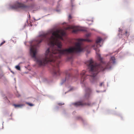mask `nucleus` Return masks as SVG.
<instances>
[{
	"label": "nucleus",
	"instance_id": "f257e3e1",
	"mask_svg": "<svg viewBox=\"0 0 134 134\" xmlns=\"http://www.w3.org/2000/svg\"><path fill=\"white\" fill-rule=\"evenodd\" d=\"M65 35L64 30L62 29L54 31L51 29L47 32L40 35L36 41V55L38 52V44L42 41L47 42L51 45L46 51L44 56H36V62L39 66L44 65L47 63H50L53 66L52 73L54 75L60 74L59 64L60 61L58 59L63 55H66L73 53H79L83 51V47L81 42L86 41L90 42L91 41L87 38L91 35V33L87 34L86 39H78L77 42L75 43L74 46L69 48L61 49L62 42L59 40H63V36Z\"/></svg>",
	"mask_w": 134,
	"mask_h": 134
},
{
	"label": "nucleus",
	"instance_id": "f03ea898",
	"mask_svg": "<svg viewBox=\"0 0 134 134\" xmlns=\"http://www.w3.org/2000/svg\"><path fill=\"white\" fill-rule=\"evenodd\" d=\"M98 55L99 59L101 62L99 64L94 63L92 59L88 61L86 63V65L90 69L89 73L90 75L85 74L86 71L83 70L80 74L81 78V83H83L84 80L87 78L88 76H90V80L92 83H93L96 81V76L100 71H103L106 69H110L111 68V63L108 62L107 64L102 61V58H101L99 54Z\"/></svg>",
	"mask_w": 134,
	"mask_h": 134
},
{
	"label": "nucleus",
	"instance_id": "7ed1b4c3",
	"mask_svg": "<svg viewBox=\"0 0 134 134\" xmlns=\"http://www.w3.org/2000/svg\"><path fill=\"white\" fill-rule=\"evenodd\" d=\"M27 6L24 4L17 2L13 5L10 6V8L11 9H16L18 8H21L23 9L27 7Z\"/></svg>",
	"mask_w": 134,
	"mask_h": 134
},
{
	"label": "nucleus",
	"instance_id": "20e7f679",
	"mask_svg": "<svg viewBox=\"0 0 134 134\" xmlns=\"http://www.w3.org/2000/svg\"><path fill=\"white\" fill-rule=\"evenodd\" d=\"M102 40V39L100 37H98L96 41V43L91 46V47L93 48V49L96 51L97 52H98L99 51L98 48L100 47V45L99 43Z\"/></svg>",
	"mask_w": 134,
	"mask_h": 134
},
{
	"label": "nucleus",
	"instance_id": "39448f33",
	"mask_svg": "<svg viewBox=\"0 0 134 134\" xmlns=\"http://www.w3.org/2000/svg\"><path fill=\"white\" fill-rule=\"evenodd\" d=\"M75 106H83L85 105H89V103H87L82 102L79 101L73 104Z\"/></svg>",
	"mask_w": 134,
	"mask_h": 134
},
{
	"label": "nucleus",
	"instance_id": "423d86ee",
	"mask_svg": "<svg viewBox=\"0 0 134 134\" xmlns=\"http://www.w3.org/2000/svg\"><path fill=\"white\" fill-rule=\"evenodd\" d=\"M91 90L90 88H88L86 89V97H88L91 94Z\"/></svg>",
	"mask_w": 134,
	"mask_h": 134
},
{
	"label": "nucleus",
	"instance_id": "0eeeda50",
	"mask_svg": "<svg viewBox=\"0 0 134 134\" xmlns=\"http://www.w3.org/2000/svg\"><path fill=\"white\" fill-rule=\"evenodd\" d=\"M110 61L113 64L115 63V59L114 57L113 56L111 57L110 59Z\"/></svg>",
	"mask_w": 134,
	"mask_h": 134
},
{
	"label": "nucleus",
	"instance_id": "6e6552de",
	"mask_svg": "<svg viewBox=\"0 0 134 134\" xmlns=\"http://www.w3.org/2000/svg\"><path fill=\"white\" fill-rule=\"evenodd\" d=\"M119 33L118 34V36L120 38H121L122 37V30L121 29H119Z\"/></svg>",
	"mask_w": 134,
	"mask_h": 134
},
{
	"label": "nucleus",
	"instance_id": "1a4fd4ad",
	"mask_svg": "<svg viewBox=\"0 0 134 134\" xmlns=\"http://www.w3.org/2000/svg\"><path fill=\"white\" fill-rule=\"evenodd\" d=\"M13 105L15 107V108H16L17 107H21L22 106V105L21 104H14Z\"/></svg>",
	"mask_w": 134,
	"mask_h": 134
},
{
	"label": "nucleus",
	"instance_id": "9d476101",
	"mask_svg": "<svg viewBox=\"0 0 134 134\" xmlns=\"http://www.w3.org/2000/svg\"><path fill=\"white\" fill-rule=\"evenodd\" d=\"M125 33L124 34L126 36H128L129 35V32H128L126 30H125Z\"/></svg>",
	"mask_w": 134,
	"mask_h": 134
},
{
	"label": "nucleus",
	"instance_id": "9b49d317",
	"mask_svg": "<svg viewBox=\"0 0 134 134\" xmlns=\"http://www.w3.org/2000/svg\"><path fill=\"white\" fill-rule=\"evenodd\" d=\"M70 76L69 74H66V78L65 80L63 82V83L66 80H67L68 79V77L69 76Z\"/></svg>",
	"mask_w": 134,
	"mask_h": 134
},
{
	"label": "nucleus",
	"instance_id": "f8f14e48",
	"mask_svg": "<svg viewBox=\"0 0 134 134\" xmlns=\"http://www.w3.org/2000/svg\"><path fill=\"white\" fill-rule=\"evenodd\" d=\"M15 68L16 69L18 70H20V66L19 65H17L15 66Z\"/></svg>",
	"mask_w": 134,
	"mask_h": 134
},
{
	"label": "nucleus",
	"instance_id": "ddd939ff",
	"mask_svg": "<svg viewBox=\"0 0 134 134\" xmlns=\"http://www.w3.org/2000/svg\"><path fill=\"white\" fill-rule=\"evenodd\" d=\"M26 103L30 106H32L34 105L32 103H30L28 102Z\"/></svg>",
	"mask_w": 134,
	"mask_h": 134
},
{
	"label": "nucleus",
	"instance_id": "4468645a",
	"mask_svg": "<svg viewBox=\"0 0 134 134\" xmlns=\"http://www.w3.org/2000/svg\"><path fill=\"white\" fill-rule=\"evenodd\" d=\"M77 119H80L82 120V121H83V119L80 116H78L77 117Z\"/></svg>",
	"mask_w": 134,
	"mask_h": 134
},
{
	"label": "nucleus",
	"instance_id": "2eb2a0df",
	"mask_svg": "<svg viewBox=\"0 0 134 134\" xmlns=\"http://www.w3.org/2000/svg\"><path fill=\"white\" fill-rule=\"evenodd\" d=\"M5 43V41H4L2 42L0 44V47L2 46V45H3L4 43Z\"/></svg>",
	"mask_w": 134,
	"mask_h": 134
},
{
	"label": "nucleus",
	"instance_id": "dca6fc26",
	"mask_svg": "<svg viewBox=\"0 0 134 134\" xmlns=\"http://www.w3.org/2000/svg\"><path fill=\"white\" fill-rule=\"evenodd\" d=\"M79 30H74L73 31V32H75V33H76L78 31H79Z\"/></svg>",
	"mask_w": 134,
	"mask_h": 134
},
{
	"label": "nucleus",
	"instance_id": "f3484780",
	"mask_svg": "<svg viewBox=\"0 0 134 134\" xmlns=\"http://www.w3.org/2000/svg\"><path fill=\"white\" fill-rule=\"evenodd\" d=\"M103 83H104L103 82H101V83H100V85H99L100 86V87L102 86V85H103Z\"/></svg>",
	"mask_w": 134,
	"mask_h": 134
},
{
	"label": "nucleus",
	"instance_id": "a211bd4d",
	"mask_svg": "<svg viewBox=\"0 0 134 134\" xmlns=\"http://www.w3.org/2000/svg\"><path fill=\"white\" fill-rule=\"evenodd\" d=\"M71 28V27H70L69 26V27H66V29L68 30V29H70Z\"/></svg>",
	"mask_w": 134,
	"mask_h": 134
},
{
	"label": "nucleus",
	"instance_id": "6ab92c4d",
	"mask_svg": "<svg viewBox=\"0 0 134 134\" xmlns=\"http://www.w3.org/2000/svg\"><path fill=\"white\" fill-rule=\"evenodd\" d=\"M59 105H64V103H63V104H62V103H59Z\"/></svg>",
	"mask_w": 134,
	"mask_h": 134
},
{
	"label": "nucleus",
	"instance_id": "aec40b11",
	"mask_svg": "<svg viewBox=\"0 0 134 134\" xmlns=\"http://www.w3.org/2000/svg\"><path fill=\"white\" fill-rule=\"evenodd\" d=\"M69 19H71V16L70 15H69Z\"/></svg>",
	"mask_w": 134,
	"mask_h": 134
},
{
	"label": "nucleus",
	"instance_id": "412c9836",
	"mask_svg": "<svg viewBox=\"0 0 134 134\" xmlns=\"http://www.w3.org/2000/svg\"><path fill=\"white\" fill-rule=\"evenodd\" d=\"M20 96V95H19L17 96V97H19Z\"/></svg>",
	"mask_w": 134,
	"mask_h": 134
}]
</instances>
